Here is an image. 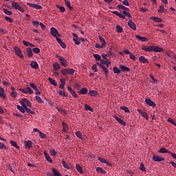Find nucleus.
I'll use <instances>...</instances> for the list:
<instances>
[{"label": "nucleus", "mask_w": 176, "mask_h": 176, "mask_svg": "<svg viewBox=\"0 0 176 176\" xmlns=\"http://www.w3.org/2000/svg\"><path fill=\"white\" fill-rule=\"evenodd\" d=\"M137 112H138L139 114L142 115V118L146 119V120H148L149 119V118L148 117L147 113H146L145 111H143L142 109H137Z\"/></svg>", "instance_id": "f8f14e48"}, {"label": "nucleus", "mask_w": 176, "mask_h": 176, "mask_svg": "<svg viewBox=\"0 0 176 176\" xmlns=\"http://www.w3.org/2000/svg\"><path fill=\"white\" fill-rule=\"evenodd\" d=\"M154 47L155 45H150V46L144 45V47H142V50H144L146 52H153Z\"/></svg>", "instance_id": "423d86ee"}, {"label": "nucleus", "mask_w": 176, "mask_h": 176, "mask_svg": "<svg viewBox=\"0 0 176 176\" xmlns=\"http://www.w3.org/2000/svg\"><path fill=\"white\" fill-rule=\"evenodd\" d=\"M96 171H97V173H99L100 174H106V171L102 170V168L100 167H98L97 168H96Z\"/></svg>", "instance_id": "79ce46f5"}, {"label": "nucleus", "mask_w": 176, "mask_h": 176, "mask_svg": "<svg viewBox=\"0 0 176 176\" xmlns=\"http://www.w3.org/2000/svg\"><path fill=\"white\" fill-rule=\"evenodd\" d=\"M56 8H58V9H59V10H60V12H61L62 13H63V12H65V7H62V6H57Z\"/></svg>", "instance_id": "e2e57ef3"}, {"label": "nucleus", "mask_w": 176, "mask_h": 176, "mask_svg": "<svg viewBox=\"0 0 176 176\" xmlns=\"http://www.w3.org/2000/svg\"><path fill=\"white\" fill-rule=\"evenodd\" d=\"M44 155L47 162H48L49 163H52V158H50V155L47 153L46 151H44Z\"/></svg>", "instance_id": "a878e982"}, {"label": "nucleus", "mask_w": 176, "mask_h": 176, "mask_svg": "<svg viewBox=\"0 0 176 176\" xmlns=\"http://www.w3.org/2000/svg\"><path fill=\"white\" fill-rule=\"evenodd\" d=\"M16 109H18V110L22 113H25V108H22L20 105H16Z\"/></svg>", "instance_id": "a18cd8bd"}, {"label": "nucleus", "mask_w": 176, "mask_h": 176, "mask_svg": "<svg viewBox=\"0 0 176 176\" xmlns=\"http://www.w3.org/2000/svg\"><path fill=\"white\" fill-rule=\"evenodd\" d=\"M107 44H101V45L98 43L95 44V47L97 49H102L103 47H106Z\"/></svg>", "instance_id": "a19ab883"}, {"label": "nucleus", "mask_w": 176, "mask_h": 176, "mask_svg": "<svg viewBox=\"0 0 176 176\" xmlns=\"http://www.w3.org/2000/svg\"><path fill=\"white\" fill-rule=\"evenodd\" d=\"M164 11H166V8H164V7H163V6H160L159 9H157L158 13H163V12H164Z\"/></svg>", "instance_id": "de8ad7c7"}, {"label": "nucleus", "mask_w": 176, "mask_h": 176, "mask_svg": "<svg viewBox=\"0 0 176 176\" xmlns=\"http://www.w3.org/2000/svg\"><path fill=\"white\" fill-rule=\"evenodd\" d=\"M98 38H99V41H100L101 44L107 45L106 41L104 40V38L102 36H99Z\"/></svg>", "instance_id": "864d4df0"}, {"label": "nucleus", "mask_w": 176, "mask_h": 176, "mask_svg": "<svg viewBox=\"0 0 176 176\" xmlns=\"http://www.w3.org/2000/svg\"><path fill=\"white\" fill-rule=\"evenodd\" d=\"M153 52L155 53H160V52H164V50H163L160 47L154 46Z\"/></svg>", "instance_id": "b1692460"}, {"label": "nucleus", "mask_w": 176, "mask_h": 176, "mask_svg": "<svg viewBox=\"0 0 176 176\" xmlns=\"http://www.w3.org/2000/svg\"><path fill=\"white\" fill-rule=\"evenodd\" d=\"M159 153H162V154H164V153H171V151H168L166 148H160V150H159Z\"/></svg>", "instance_id": "cd10ccee"}, {"label": "nucleus", "mask_w": 176, "mask_h": 176, "mask_svg": "<svg viewBox=\"0 0 176 176\" xmlns=\"http://www.w3.org/2000/svg\"><path fill=\"white\" fill-rule=\"evenodd\" d=\"M135 37L136 38V39H138V41H140L142 42H147L148 40L147 38L142 37L140 35H136V36H135Z\"/></svg>", "instance_id": "5701e85b"}, {"label": "nucleus", "mask_w": 176, "mask_h": 176, "mask_svg": "<svg viewBox=\"0 0 176 176\" xmlns=\"http://www.w3.org/2000/svg\"><path fill=\"white\" fill-rule=\"evenodd\" d=\"M139 169H140V170H142V172L146 171V168H145L144 164H142V163H140V167H139Z\"/></svg>", "instance_id": "13d9d810"}, {"label": "nucleus", "mask_w": 176, "mask_h": 176, "mask_svg": "<svg viewBox=\"0 0 176 176\" xmlns=\"http://www.w3.org/2000/svg\"><path fill=\"white\" fill-rule=\"evenodd\" d=\"M52 67H54V71H58L60 69V64L58 63L57 62L54 63L53 65H52Z\"/></svg>", "instance_id": "c85d7f7f"}, {"label": "nucleus", "mask_w": 176, "mask_h": 176, "mask_svg": "<svg viewBox=\"0 0 176 176\" xmlns=\"http://www.w3.org/2000/svg\"><path fill=\"white\" fill-rule=\"evenodd\" d=\"M113 118L116 119V121H118V123L121 124L123 126H126V123L124 122V121L120 118H119L118 116H114Z\"/></svg>", "instance_id": "aec40b11"}, {"label": "nucleus", "mask_w": 176, "mask_h": 176, "mask_svg": "<svg viewBox=\"0 0 176 176\" xmlns=\"http://www.w3.org/2000/svg\"><path fill=\"white\" fill-rule=\"evenodd\" d=\"M10 144H11V145H12V146L15 147L16 149L20 148V146H19L16 142L13 140L10 141Z\"/></svg>", "instance_id": "ea45409f"}, {"label": "nucleus", "mask_w": 176, "mask_h": 176, "mask_svg": "<svg viewBox=\"0 0 176 176\" xmlns=\"http://www.w3.org/2000/svg\"><path fill=\"white\" fill-rule=\"evenodd\" d=\"M75 70L74 69H70V68H65V69H62L61 70V74L63 76H66V75H70L72 76L73 74H74Z\"/></svg>", "instance_id": "7ed1b4c3"}, {"label": "nucleus", "mask_w": 176, "mask_h": 176, "mask_svg": "<svg viewBox=\"0 0 176 176\" xmlns=\"http://www.w3.org/2000/svg\"><path fill=\"white\" fill-rule=\"evenodd\" d=\"M56 57L58 58V60H59L60 64L62 65V67L65 68L68 67V62L65 58L58 55H56Z\"/></svg>", "instance_id": "f03ea898"}, {"label": "nucleus", "mask_w": 176, "mask_h": 176, "mask_svg": "<svg viewBox=\"0 0 176 176\" xmlns=\"http://www.w3.org/2000/svg\"><path fill=\"white\" fill-rule=\"evenodd\" d=\"M56 42H58V43L60 44V45L61 46L62 49H65L67 47V45L63 43V40L60 38H56Z\"/></svg>", "instance_id": "f3484780"}, {"label": "nucleus", "mask_w": 176, "mask_h": 176, "mask_svg": "<svg viewBox=\"0 0 176 176\" xmlns=\"http://www.w3.org/2000/svg\"><path fill=\"white\" fill-rule=\"evenodd\" d=\"M151 19L155 23H162V19L157 16H152Z\"/></svg>", "instance_id": "7c9ffc66"}, {"label": "nucleus", "mask_w": 176, "mask_h": 176, "mask_svg": "<svg viewBox=\"0 0 176 176\" xmlns=\"http://www.w3.org/2000/svg\"><path fill=\"white\" fill-rule=\"evenodd\" d=\"M26 55L28 58L33 57V52H32L31 47L26 48Z\"/></svg>", "instance_id": "412c9836"}, {"label": "nucleus", "mask_w": 176, "mask_h": 176, "mask_svg": "<svg viewBox=\"0 0 176 176\" xmlns=\"http://www.w3.org/2000/svg\"><path fill=\"white\" fill-rule=\"evenodd\" d=\"M20 102H23V104H25L30 108H31V107H32L31 102H30V100L26 98H22V100L20 101Z\"/></svg>", "instance_id": "dca6fc26"}, {"label": "nucleus", "mask_w": 176, "mask_h": 176, "mask_svg": "<svg viewBox=\"0 0 176 176\" xmlns=\"http://www.w3.org/2000/svg\"><path fill=\"white\" fill-rule=\"evenodd\" d=\"M11 6H12V8H14L15 10H17L22 13L25 12L24 8L20 6V5H19V3L13 1L12 3H11Z\"/></svg>", "instance_id": "20e7f679"}, {"label": "nucleus", "mask_w": 176, "mask_h": 176, "mask_svg": "<svg viewBox=\"0 0 176 176\" xmlns=\"http://www.w3.org/2000/svg\"><path fill=\"white\" fill-rule=\"evenodd\" d=\"M58 34V32L57 29H56L55 28H50V34H52V36L56 38V39H57V38H59L57 36Z\"/></svg>", "instance_id": "1a4fd4ad"}, {"label": "nucleus", "mask_w": 176, "mask_h": 176, "mask_svg": "<svg viewBox=\"0 0 176 176\" xmlns=\"http://www.w3.org/2000/svg\"><path fill=\"white\" fill-rule=\"evenodd\" d=\"M60 82H61V85H59V88L60 89H65V79H60Z\"/></svg>", "instance_id": "72a5a7b5"}, {"label": "nucleus", "mask_w": 176, "mask_h": 176, "mask_svg": "<svg viewBox=\"0 0 176 176\" xmlns=\"http://www.w3.org/2000/svg\"><path fill=\"white\" fill-rule=\"evenodd\" d=\"M0 98L3 99L6 98L5 89H3L2 87H0Z\"/></svg>", "instance_id": "473e14b6"}, {"label": "nucleus", "mask_w": 176, "mask_h": 176, "mask_svg": "<svg viewBox=\"0 0 176 176\" xmlns=\"http://www.w3.org/2000/svg\"><path fill=\"white\" fill-rule=\"evenodd\" d=\"M116 32L122 33L123 32V28H122L120 25H116Z\"/></svg>", "instance_id": "4c0bfd02"}, {"label": "nucleus", "mask_w": 176, "mask_h": 176, "mask_svg": "<svg viewBox=\"0 0 176 176\" xmlns=\"http://www.w3.org/2000/svg\"><path fill=\"white\" fill-rule=\"evenodd\" d=\"M5 20L9 22L10 23H12L13 20L10 16H5Z\"/></svg>", "instance_id": "680f3d73"}, {"label": "nucleus", "mask_w": 176, "mask_h": 176, "mask_svg": "<svg viewBox=\"0 0 176 176\" xmlns=\"http://www.w3.org/2000/svg\"><path fill=\"white\" fill-rule=\"evenodd\" d=\"M13 50L14 51L15 54L16 56H18L19 57H20V58H24L23 55L22 54L21 49H19V47H15L13 49Z\"/></svg>", "instance_id": "0eeeda50"}, {"label": "nucleus", "mask_w": 176, "mask_h": 176, "mask_svg": "<svg viewBox=\"0 0 176 176\" xmlns=\"http://www.w3.org/2000/svg\"><path fill=\"white\" fill-rule=\"evenodd\" d=\"M111 12L113 14H116V16L120 17L122 19H125V16L132 19V15H131L130 12H127L126 11L122 12V14L118 12V11H112Z\"/></svg>", "instance_id": "f257e3e1"}, {"label": "nucleus", "mask_w": 176, "mask_h": 176, "mask_svg": "<svg viewBox=\"0 0 176 176\" xmlns=\"http://www.w3.org/2000/svg\"><path fill=\"white\" fill-rule=\"evenodd\" d=\"M73 41H74L75 45H80V41L78 40V38H73Z\"/></svg>", "instance_id": "338daca9"}, {"label": "nucleus", "mask_w": 176, "mask_h": 176, "mask_svg": "<svg viewBox=\"0 0 176 176\" xmlns=\"http://www.w3.org/2000/svg\"><path fill=\"white\" fill-rule=\"evenodd\" d=\"M35 100H36V101H37V102H38L40 104H43L44 102L42 100V98L37 96H35Z\"/></svg>", "instance_id": "49530a36"}, {"label": "nucleus", "mask_w": 176, "mask_h": 176, "mask_svg": "<svg viewBox=\"0 0 176 176\" xmlns=\"http://www.w3.org/2000/svg\"><path fill=\"white\" fill-rule=\"evenodd\" d=\"M94 58H95L96 60L99 61L101 60V56L100 55L98 54H93Z\"/></svg>", "instance_id": "4d7b16f0"}, {"label": "nucleus", "mask_w": 176, "mask_h": 176, "mask_svg": "<svg viewBox=\"0 0 176 176\" xmlns=\"http://www.w3.org/2000/svg\"><path fill=\"white\" fill-rule=\"evenodd\" d=\"M62 165L63 167H65V169L69 170L70 169V167L68 166V164L65 162V160H62Z\"/></svg>", "instance_id": "3c124183"}, {"label": "nucleus", "mask_w": 176, "mask_h": 176, "mask_svg": "<svg viewBox=\"0 0 176 176\" xmlns=\"http://www.w3.org/2000/svg\"><path fill=\"white\" fill-rule=\"evenodd\" d=\"M32 52H34V54H39V52H41V50H39L38 47H35L33 48V50H32Z\"/></svg>", "instance_id": "5fc2aeb1"}, {"label": "nucleus", "mask_w": 176, "mask_h": 176, "mask_svg": "<svg viewBox=\"0 0 176 176\" xmlns=\"http://www.w3.org/2000/svg\"><path fill=\"white\" fill-rule=\"evenodd\" d=\"M118 9L120 10H123L124 11L126 12V11H130L129 8H126L123 5H118L117 6Z\"/></svg>", "instance_id": "2f4dec72"}, {"label": "nucleus", "mask_w": 176, "mask_h": 176, "mask_svg": "<svg viewBox=\"0 0 176 176\" xmlns=\"http://www.w3.org/2000/svg\"><path fill=\"white\" fill-rule=\"evenodd\" d=\"M122 70H120V69L118 67H113V73L116 74H121Z\"/></svg>", "instance_id": "c03bdc74"}, {"label": "nucleus", "mask_w": 176, "mask_h": 176, "mask_svg": "<svg viewBox=\"0 0 176 176\" xmlns=\"http://www.w3.org/2000/svg\"><path fill=\"white\" fill-rule=\"evenodd\" d=\"M62 126L63 127V131L67 132L68 131V124L65 122H62Z\"/></svg>", "instance_id": "8fccbe9b"}, {"label": "nucleus", "mask_w": 176, "mask_h": 176, "mask_svg": "<svg viewBox=\"0 0 176 176\" xmlns=\"http://www.w3.org/2000/svg\"><path fill=\"white\" fill-rule=\"evenodd\" d=\"M139 62H140V63H142V64L149 63V62L148 61V59L146 58L145 56H140V57H139Z\"/></svg>", "instance_id": "6ab92c4d"}, {"label": "nucleus", "mask_w": 176, "mask_h": 176, "mask_svg": "<svg viewBox=\"0 0 176 176\" xmlns=\"http://www.w3.org/2000/svg\"><path fill=\"white\" fill-rule=\"evenodd\" d=\"M118 68H120V69L121 70L122 72H130V71H131L129 67H127L122 65H120L118 67Z\"/></svg>", "instance_id": "2eb2a0df"}, {"label": "nucleus", "mask_w": 176, "mask_h": 176, "mask_svg": "<svg viewBox=\"0 0 176 176\" xmlns=\"http://www.w3.org/2000/svg\"><path fill=\"white\" fill-rule=\"evenodd\" d=\"M101 69H102L103 72H104V76L108 77V74H109V70H108V69H107L106 67H100Z\"/></svg>", "instance_id": "58836bf2"}, {"label": "nucleus", "mask_w": 176, "mask_h": 176, "mask_svg": "<svg viewBox=\"0 0 176 176\" xmlns=\"http://www.w3.org/2000/svg\"><path fill=\"white\" fill-rule=\"evenodd\" d=\"M120 109L123 110L124 112H125V113H130V109H129V108H127L126 107H120Z\"/></svg>", "instance_id": "09e8293b"}, {"label": "nucleus", "mask_w": 176, "mask_h": 176, "mask_svg": "<svg viewBox=\"0 0 176 176\" xmlns=\"http://www.w3.org/2000/svg\"><path fill=\"white\" fill-rule=\"evenodd\" d=\"M49 152L50 153V155H52V156H56V151L54 149L50 148V150H49Z\"/></svg>", "instance_id": "0e129e2a"}, {"label": "nucleus", "mask_w": 176, "mask_h": 176, "mask_svg": "<svg viewBox=\"0 0 176 176\" xmlns=\"http://www.w3.org/2000/svg\"><path fill=\"white\" fill-rule=\"evenodd\" d=\"M30 67L33 68L34 69H38L39 66L36 61H33L30 63Z\"/></svg>", "instance_id": "393cba45"}, {"label": "nucleus", "mask_w": 176, "mask_h": 176, "mask_svg": "<svg viewBox=\"0 0 176 176\" xmlns=\"http://www.w3.org/2000/svg\"><path fill=\"white\" fill-rule=\"evenodd\" d=\"M20 91L23 93V94H33L34 91L32 89H31V88H30L29 87H26L25 89H22L21 88Z\"/></svg>", "instance_id": "39448f33"}, {"label": "nucleus", "mask_w": 176, "mask_h": 176, "mask_svg": "<svg viewBox=\"0 0 176 176\" xmlns=\"http://www.w3.org/2000/svg\"><path fill=\"white\" fill-rule=\"evenodd\" d=\"M75 168H76L77 172L80 173V174H83V169L82 166H80V164H76Z\"/></svg>", "instance_id": "bb28decb"}, {"label": "nucleus", "mask_w": 176, "mask_h": 176, "mask_svg": "<svg viewBox=\"0 0 176 176\" xmlns=\"http://www.w3.org/2000/svg\"><path fill=\"white\" fill-rule=\"evenodd\" d=\"M28 6H30V8H33V9L36 10H42L43 7L37 5L36 3H27Z\"/></svg>", "instance_id": "9d476101"}, {"label": "nucleus", "mask_w": 176, "mask_h": 176, "mask_svg": "<svg viewBox=\"0 0 176 176\" xmlns=\"http://www.w3.org/2000/svg\"><path fill=\"white\" fill-rule=\"evenodd\" d=\"M144 102L148 104V106L155 107V103L153 100H151L150 98H146L144 100Z\"/></svg>", "instance_id": "4468645a"}, {"label": "nucleus", "mask_w": 176, "mask_h": 176, "mask_svg": "<svg viewBox=\"0 0 176 176\" xmlns=\"http://www.w3.org/2000/svg\"><path fill=\"white\" fill-rule=\"evenodd\" d=\"M3 13H5L6 14L8 15V16H12V11H9L7 9H3Z\"/></svg>", "instance_id": "603ef678"}, {"label": "nucleus", "mask_w": 176, "mask_h": 176, "mask_svg": "<svg viewBox=\"0 0 176 176\" xmlns=\"http://www.w3.org/2000/svg\"><path fill=\"white\" fill-rule=\"evenodd\" d=\"M88 91L89 89H87V88H82V89L78 91V94H80V95H85L87 94Z\"/></svg>", "instance_id": "c756f323"}, {"label": "nucleus", "mask_w": 176, "mask_h": 176, "mask_svg": "<svg viewBox=\"0 0 176 176\" xmlns=\"http://www.w3.org/2000/svg\"><path fill=\"white\" fill-rule=\"evenodd\" d=\"M149 77L151 78V80H153V83L157 84L158 82V80H155V77H153V75L150 74Z\"/></svg>", "instance_id": "052dcab7"}, {"label": "nucleus", "mask_w": 176, "mask_h": 176, "mask_svg": "<svg viewBox=\"0 0 176 176\" xmlns=\"http://www.w3.org/2000/svg\"><path fill=\"white\" fill-rule=\"evenodd\" d=\"M88 94H89L90 96H96L97 95H98V93L97 91H96L95 90H90L89 92L88 93Z\"/></svg>", "instance_id": "e433bc0d"}, {"label": "nucleus", "mask_w": 176, "mask_h": 176, "mask_svg": "<svg viewBox=\"0 0 176 176\" xmlns=\"http://www.w3.org/2000/svg\"><path fill=\"white\" fill-rule=\"evenodd\" d=\"M67 91H69V92L71 94V95H72L73 98H78V94H76V92L72 89V88H71L70 86H67Z\"/></svg>", "instance_id": "6e6552de"}, {"label": "nucleus", "mask_w": 176, "mask_h": 176, "mask_svg": "<svg viewBox=\"0 0 176 176\" xmlns=\"http://www.w3.org/2000/svg\"><path fill=\"white\" fill-rule=\"evenodd\" d=\"M98 160H99V162H100L101 163L106 164L109 166H111V163L107 161L106 159L101 158V157H98Z\"/></svg>", "instance_id": "4be33fe9"}, {"label": "nucleus", "mask_w": 176, "mask_h": 176, "mask_svg": "<svg viewBox=\"0 0 176 176\" xmlns=\"http://www.w3.org/2000/svg\"><path fill=\"white\" fill-rule=\"evenodd\" d=\"M25 112L28 113V114H32V115H34L35 112H34L33 111H32L31 109H30L29 108H26L25 109Z\"/></svg>", "instance_id": "bf43d9fd"}, {"label": "nucleus", "mask_w": 176, "mask_h": 176, "mask_svg": "<svg viewBox=\"0 0 176 176\" xmlns=\"http://www.w3.org/2000/svg\"><path fill=\"white\" fill-rule=\"evenodd\" d=\"M127 25H129V28L132 29L133 30H136V25H135L134 22H133L132 20H129L127 23Z\"/></svg>", "instance_id": "a211bd4d"}, {"label": "nucleus", "mask_w": 176, "mask_h": 176, "mask_svg": "<svg viewBox=\"0 0 176 176\" xmlns=\"http://www.w3.org/2000/svg\"><path fill=\"white\" fill-rule=\"evenodd\" d=\"M168 122H169V123H170V124H173L174 126H176V123H175V122H174V120H172L171 118H168Z\"/></svg>", "instance_id": "774afa93"}, {"label": "nucleus", "mask_w": 176, "mask_h": 176, "mask_svg": "<svg viewBox=\"0 0 176 176\" xmlns=\"http://www.w3.org/2000/svg\"><path fill=\"white\" fill-rule=\"evenodd\" d=\"M153 161L155 162H160L164 161V158L162 157H160V155H153Z\"/></svg>", "instance_id": "ddd939ff"}, {"label": "nucleus", "mask_w": 176, "mask_h": 176, "mask_svg": "<svg viewBox=\"0 0 176 176\" xmlns=\"http://www.w3.org/2000/svg\"><path fill=\"white\" fill-rule=\"evenodd\" d=\"M26 148L30 149L32 148V142L28 140V142H24Z\"/></svg>", "instance_id": "f704fd0d"}, {"label": "nucleus", "mask_w": 176, "mask_h": 176, "mask_svg": "<svg viewBox=\"0 0 176 176\" xmlns=\"http://www.w3.org/2000/svg\"><path fill=\"white\" fill-rule=\"evenodd\" d=\"M85 110L86 111H89L90 112H94L93 108L91 107V106H89L88 104H85Z\"/></svg>", "instance_id": "6e6d98bb"}, {"label": "nucleus", "mask_w": 176, "mask_h": 176, "mask_svg": "<svg viewBox=\"0 0 176 176\" xmlns=\"http://www.w3.org/2000/svg\"><path fill=\"white\" fill-rule=\"evenodd\" d=\"M75 135H76L77 138L83 140V136L82 135V133L80 131L75 132Z\"/></svg>", "instance_id": "37998d69"}, {"label": "nucleus", "mask_w": 176, "mask_h": 176, "mask_svg": "<svg viewBox=\"0 0 176 176\" xmlns=\"http://www.w3.org/2000/svg\"><path fill=\"white\" fill-rule=\"evenodd\" d=\"M48 81L49 82H50L51 85H52V86L57 87V82H56V80L53 78H49Z\"/></svg>", "instance_id": "c9c22d12"}, {"label": "nucleus", "mask_w": 176, "mask_h": 176, "mask_svg": "<svg viewBox=\"0 0 176 176\" xmlns=\"http://www.w3.org/2000/svg\"><path fill=\"white\" fill-rule=\"evenodd\" d=\"M30 88L33 89L34 90H38L36 87V85L34 83H30Z\"/></svg>", "instance_id": "69168bd1"}, {"label": "nucleus", "mask_w": 176, "mask_h": 176, "mask_svg": "<svg viewBox=\"0 0 176 176\" xmlns=\"http://www.w3.org/2000/svg\"><path fill=\"white\" fill-rule=\"evenodd\" d=\"M52 174L49 173L48 176H63L57 169L52 168Z\"/></svg>", "instance_id": "9b49d317"}]
</instances>
